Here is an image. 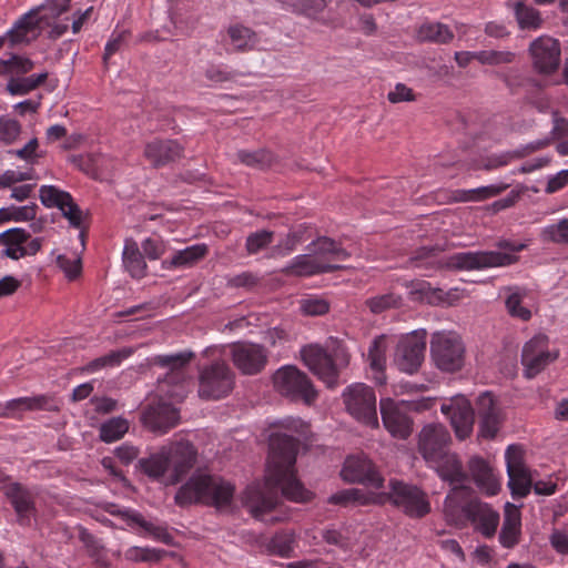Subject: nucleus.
<instances>
[{"instance_id": "393cba45", "label": "nucleus", "mask_w": 568, "mask_h": 568, "mask_svg": "<svg viewBox=\"0 0 568 568\" xmlns=\"http://www.w3.org/2000/svg\"><path fill=\"white\" fill-rule=\"evenodd\" d=\"M464 511L477 525L484 536L491 537L496 532L499 524V514L488 504L471 500L467 504Z\"/></svg>"}, {"instance_id": "4be33fe9", "label": "nucleus", "mask_w": 568, "mask_h": 568, "mask_svg": "<svg viewBox=\"0 0 568 568\" xmlns=\"http://www.w3.org/2000/svg\"><path fill=\"white\" fill-rule=\"evenodd\" d=\"M184 148L175 140L154 139L146 143L144 156L153 168L159 169L183 156Z\"/></svg>"}, {"instance_id": "37998d69", "label": "nucleus", "mask_w": 568, "mask_h": 568, "mask_svg": "<svg viewBox=\"0 0 568 568\" xmlns=\"http://www.w3.org/2000/svg\"><path fill=\"white\" fill-rule=\"evenodd\" d=\"M47 79L48 72H42L40 74H31L24 78L11 77L7 84V91L11 95H26L30 93L32 90L43 84Z\"/></svg>"}, {"instance_id": "c756f323", "label": "nucleus", "mask_w": 568, "mask_h": 568, "mask_svg": "<svg viewBox=\"0 0 568 568\" xmlns=\"http://www.w3.org/2000/svg\"><path fill=\"white\" fill-rule=\"evenodd\" d=\"M6 496L13 506L21 525H29L34 516V504L31 494L20 484L13 483L6 489Z\"/></svg>"}, {"instance_id": "c9c22d12", "label": "nucleus", "mask_w": 568, "mask_h": 568, "mask_svg": "<svg viewBox=\"0 0 568 568\" xmlns=\"http://www.w3.org/2000/svg\"><path fill=\"white\" fill-rule=\"evenodd\" d=\"M507 7L514 11L520 30H537L544 23L540 12L523 0H508Z\"/></svg>"}, {"instance_id": "39448f33", "label": "nucleus", "mask_w": 568, "mask_h": 568, "mask_svg": "<svg viewBox=\"0 0 568 568\" xmlns=\"http://www.w3.org/2000/svg\"><path fill=\"white\" fill-rule=\"evenodd\" d=\"M301 357L308 369L316 375L327 387L337 385L338 367L348 364V354L344 347L337 345L333 354H328L318 344H308L301 348Z\"/></svg>"}, {"instance_id": "7c9ffc66", "label": "nucleus", "mask_w": 568, "mask_h": 568, "mask_svg": "<svg viewBox=\"0 0 568 568\" xmlns=\"http://www.w3.org/2000/svg\"><path fill=\"white\" fill-rule=\"evenodd\" d=\"M205 244H194L183 250L175 251L170 258L162 261V270H184L194 266L207 254Z\"/></svg>"}, {"instance_id": "f704fd0d", "label": "nucleus", "mask_w": 568, "mask_h": 568, "mask_svg": "<svg viewBox=\"0 0 568 568\" xmlns=\"http://www.w3.org/2000/svg\"><path fill=\"white\" fill-rule=\"evenodd\" d=\"M387 348L388 338L385 335H381L373 341L367 354L369 367L375 373L373 378L377 384L381 385L386 383L384 369L386 366Z\"/></svg>"}, {"instance_id": "473e14b6", "label": "nucleus", "mask_w": 568, "mask_h": 568, "mask_svg": "<svg viewBox=\"0 0 568 568\" xmlns=\"http://www.w3.org/2000/svg\"><path fill=\"white\" fill-rule=\"evenodd\" d=\"M50 398L47 395L18 397L0 404V416L18 417L24 412L48 408Z\"/></svg>"}, {"instance_id": "c85d7f7f", "label": "nucleus", "mask_w": 568, "mask_h": 568, "mask_svg": "<svg viewBox=\"0 0 568 568\" xmlns=\"http://www.w3.org/2000/svg\"><path fill=\"white\" fill-rule=\"evenodd\" d=\"M42 7H37L20 17L13 27L7 31L8 41L11 48L21 43H29L28 34L40 28L42 18L39 17Z\"/></svg>"}, {"instance_id": "4d7b16f0", "label": "nucleus", "mask_w": 568, "mask_h": 568, "mask_svg": "<svg viewBox=\"0 0 568 568\" xmlns=\"http://www.w3.org/2000/svg\"><path fill=\"white\" fill-rule=\"evenodd\" d=\"M516 53L511 51L483 50L478 62L487 65L510 64L515 61Z\"/></svg>"}, {"instance_id": "f3484780", "label": "nucleus", "mask_w": 568, "mask_h": 568, "mask_svg": "<svg viewBox=\"0 0 568 568\" xmlns=\"http://www.w3.org/2000/svg\"><path fill=\"white\" fill-rule=\"evenodd\" d=\"M442 413L450 419L457 438H467L474 425V412L469 400L463 395H456L440 406Z\"/></svg>"}, {"instance_id": "a18cd8bd", "label": "nucleus", "mask_w": 568, "mask_h": 568, "mask_svg": "<svg viewBox=\"0 0 568 568\" xmlns=\"http://www.w3.org/2000/svg\"><path fill=\"white\" fill-rule=\"evenodd\" d=\"M305 233L306 227L303 225L292 229L284 239L272 247V255L285 256L292 253L296 246L305 240Z\"/></svg>"}, {"instance_id": "4c0bfd02", "label": "nucleus", "mask_w": 568, "mask_h": 568, "mask_svg": "<svg viewBox=\"0 0 568 568\" xmlns=\"http://www.w3.org/2000/svg\"><path fill=\"white\" fill-rule=\"evenodd\" d=\"M384 495L367 494L358 488H349L333 494L328 498V503L335 505H358L365 506L369 504H383L385 503Z\"/></svg>"}, {"instance_id": "20e7f679", "label": "nucleus", "mask_w": 568, "mask_h": 568, "mask_svg": "<svg viewBox=\"0 0 568 568\" xmlns=\"http://www.w3.org/2000/svg\"><path fill=\"white\" fill-rule=\"evenodd\" d=\"M499 251L457 252L449 255L446 266L455 271H479L489 267L507 266L516 263L518 256L515 254L523 251L524 243L510 240H499L496 243Z\"/></svg>"}, {"instance_id": "aec40b11", "label": "nucleus", "mask_w": 568, "mask_h": 568, "mask_svg": "<svg viewBox=\"0 0 568 568\" xmlns=\"http://www.w3.org/2000/svg\"><path fill=\"white\" fill-rule=\"evenodd\" d=\"M465 296L459 286H417L409 292L412 301L435 306H450Z\"/></svg>"}, {"instance_id": "6e6552de", "label": "nucleus", "mask_w": 568, "mask_h": 568, "mask_svg": "<svg viewBox=\"0 0 568 568\" xmlns=\"http://www.w3.org/2000/svg\"><path fill=\"white\" fill-rule=\"evenodd\" d=\"M273 384L281 395L293 400L302 399L311 405L317 398V392L307 375L292 365L278 368L273 375Z\"/></svg>"}, {"instance_id": "dca6fc26", "label": "nucleus", "mask_w": 568, "mask_h": 568, "mask_svg": "<svg viewBox=\"0 0 568 568\" xmlns=\"http://www.w3.org/2000/svg\"><path fill=\"white\" fill-rule=\"evenodd\" d=\"M234 366L244 375L258 374L267 363L265 348L255 343H235L231 346Z\"/></svg>"}, {"instance_id": "de8ad7c7", "label": "nucleus", "mask_w": 568, "mask_h": 568, "mask_svg": "<svg viewBox=\"0 0 568 568\" xmlns=\"http://www.w3.org/2000/svg\"><path fill=\"white\" fill-rule=\"evenodd\" d=\"M39 197L45 207H57L63 210L64 202L71 200V194L60 190L54 185H42L39 190Z\"/></svg>"}, {"instance_id": "6e6d98bb", "label": "nucleus", "mask_w": 568, "mask_h": 568, "mask_svg": "<svg viewBox=\"0 0 568 568\" xmlns=\"http://www.w3.org/2000/svg\"><path fill=\"white\" fill-rule=\"evenodd\" d=\"M524 156H526L525 151H507L500 154H493L483 160L480 168L485 171H491L507 165L513 160L523 159Z\"/></svg>"}, {"instance_id": "a19ab883", "label": "nucleus", "mask_w": 568, "mask_h": 568, "mask_svg": "<svg viewBox=\"0 0 568 568\" xmlns=\"http://www.w3.org/2000/svg\"><path fill=\"white\" fill-rule=\"evenodd\" d=\"M419 42L447 44L454 39V32L442 22H424L417 30Z\"/></svg>"}, {"instance_id": "603ef678", "label": "nucleus", "mask_w": 568, "mask_h": 568, "mask_svg": "<svg viewBox=\"0 0 568 568\" xmlns=\"http://www.w3.org/2000/svg\"><path fill=\"white\" fill-rule=\"evenodd\" d=\"M497 77L505 83L511 94H516L520 88L528 83L537 84L535 79L525 77L518 69L498 72Z\"/></svg>"}, {"instance_id": "2eb2a0df", "label": "nucleus", "mask_w": 568, "mask_h": 568, "mask_svg": "<svg viewBox=\"0 0 568 568\" xmlns=\"http://www.w3.org/2000/svg\"><path fill=\"white\" fill-rule=\"evenodd\" d=\"M384 427L393 437L405 439L412 433V422L406 414L408 403L382 398L379 402Z\"/></svg>"}, {"instance_id": "7ed1b4c3", "label": "nucleus", "mask_w": 568, "mask_h": 568, "mask_svg": "<svg viewBox=\"0 0 568 568\" xmlns=\"http://www.w3.org/2000/svg\"><path fill=\"white\" fill-rule=\"evenodd\" d=\"M234 486L220 477L196 474L176 493L175 501L180 506L193 503L213 505L219 509L230 506Z\"/></svg>"}, {"instance_id": "72a5a7b5", "label": "nucleus", "mask_w": 568, "mask_h": 568, "mask_svg": "<svg viewBox=\"0 0 568 568\" xmlns=\"http://www.w3.org/2000/svg\"><path fill=\"white\" fill-rule=\"evenodd\" d=\"M307 251L322 261H344L352 254L342 244L328 236H320L307 245Z\"/></svg>"}, {"instance_id": "1a4fd4ad", "label": "nucleus", "mask_w": 568, "mask_h": 568, "mask_svg": "<svg viewBox=\"0 0 568 568\" xmlns=\"http://www.w3.org/2000/svg\"><path fill=\"white\" fill-rule=\"evenodd\" d=\"M559 356V351L550 348L549 338L545 334H538L530 338L523 348L521 364L524 375L532 378L541 373Z\"/></svg>"}, {"instance_id": "a211bd4d", "label": "nucleus", "mask_w": 568, "mask_h": 568, "mask_svg": "<svg viewBox=\"0 0 568 568\" xmlns=\"http://www.w3.org/2000/svg\"><path fill=\"white\" fill-rule=\"evenodd\" d=\"M341 476L348 483H361L375 488L383 486V477L372 462L363 454L348 456L341 470Z\"/></svg>"}, {"instance_id": "0eeeda50", "label": "nucleus", "mask_w": 568, "mask_h": 568, "mask_svg": "<svg viewBox=\"0 0 568 568\" xmlns=\"http://www.w3.org/2000/svg\"><path fill=\"white\" fill-rule=\"evenodd\" d=\"M346 410L359 423L369 427H378L376 395L372 387L364 383L349 385L343 392Z\"/></svg>"}, {"instance_id": "ddd939ff", "label": "nucleus", "mask_w": 568, "mask_h": 568, "mask_svg": "<svg viewBox=\"0 0 568 568\" xmlns=\"http://www.w3.org/2000/svg\"><path fill=\"white\" fill-rule=\"evenodd\" d=\"M534 70L542 75H551L559 69L561 48L559 40L540 36L529 44Z\"/></svg>"}, {"instance_id": "423d86ee", "label": "nucleus", "mask_w": 568, "mask_h": 568, "mask_svg": "<svg viewBox=\"0 0 568 568\" xmlns=\"http://www.w3.org/2000/svg\"><path fill=\"white\" fill-rule=\"evenodd\" d=\"M430 355L440 371L456 372L464 365L465 346L455 332H436L430 341Z\"/></svg>"}, {"instance_id": "ea45409f", "label": "nucleus", "mask_w": 568, "mask_h": 568, "mask_svg": "<svg viewBox=\"0 0 568 568\" xmlns=\"http://www.w3.org/2000/svg\"><path fill=\"white\" fill-rule=\"evenodd\" d=\"M227 36L235 51L247 52L254 50L260 41L257 33L241 23L227 28Z\"/></svg>"}, {"instance_id": "864d4df0", "label": "nucleus", "mask_w": 568, "mask_h": 568, "mask_svg": "<svg viewBox=\"0 0 568 568\" xmlns=\"http://www.w3.org/2000/svg\"><path fill=\"white\" fill-rule=\"evenodd\" d=\"M443 251L444 247L439 244L420 246L414 251L409 261L416 267L428 266L435 262Z\"/></svg>"}, {"instance_id": "13d9d810", "label": "nucleus", "mask_w": 568, "mask_h": 568, "mask_svg": "<svg viewBox=\"0 0 568 568\" xmlns=\"http://www.w3.org/2000/svg\"><path fill=\"white\" fill-rule=\"evenodd\" d=\"M274 237V232L262 230L255 233L250 234L246 237V250L250 254H256L260 251L266 248L272 242Z\"/></svg>"}, {"instance_id": "4468645a", "label": "nucleus", "mask_w": 568, "mask_h": 568, "mask_svg": "<svg viewBox=\"0 0 568 568\" xmlns=\"http://www.w3.org/2000/svg\"><path fill=\"white\" fill-rule=\"evenodd\" d=\"M449 444L450 434L442 424L425 425L418 434V452L427 463L439 460Z\"/></svg>"}, {"instance_id": "9b49d317", "label": "nucleus", "mask_w": 568, "mask_h": 568, "mask_svg": "<svg viewBox=\"0 0 568 568\" xmlns=\"http://www.w3.org/2000/svg\"><path fill=\"white\" fill-rule=\"evenodd\" d=\"M234 374L223 362L205 367L200 375L199 395L206 399H219L231 393Z\"/></svg>"}, {"instance_id": "0e129e2a", "label": "nucleus", "mask_w": 568, "mask_h": 568, "mask_svg": "<svg viewBox=\"0 0 568 568\" xmlns=\"http://www.w3.org/2000/svg\"><path fill=\"white\" fill-rule=\"evenodd\" d=\"M240 73L235 70H227L221 64H210L205 70V78L215 83L234 81Z\"/></svg>"}, {"instance_id": "680f3d73", "label": "nucleus", "mask_w": 568, "mask_h": 568, "mask_svg": "<svg viewBox=\"0 0 568 568\" xmlns=\"http://www.w3.org/2000/svg\"><path fill=\"white\" fill-rule=\"evenodd\" d=\"M58 266L63 271L68 281H75L82 272V262L79 256L69 257L61 254L57 257Z\"/></svg>"}, {"instance_id": "412c9836", "label": "nucleus", "mask_w": 568, "mask_h": 568, "mask_svg": "<svg viewBox=\"0 0 568 568\" xmlns=\"http://www.w3.org/2000/svg\"><path fill=\"white\" fill-rule=\"evenodd\" d=\"M192 357V353H178L172 355H159L156 357V364L162 367H168L172 371V373L160 382L159 388L161 392H165L168 397L173 399L174 402H181L186 394V387L184 382H180L173 386L172 390L166 389V387L171 384L175 376L181 378V368L189 363Z\"/></svg>"}, {"instance_id": "09e8293b", "label": "nucleus", "mask_w": 568, "mask_h": 568, "mask_svg": "<svg viewBox=\"0 0 568 568\" xmlns=\"http://www.w3.org/2000/svg\"><path fill=\"white\" fill-rule=\"evenodd\" d=\"M129 430V423L122 417H114L100 427V438L105 443L119 440Z\"/></svg>"}, {"instance_id": "774afa93", "label": "nucleus", "mask_w": 568, "mask_h": 568, "mask_svg": "<svg viewBox=\"0 0 568 568\" xmlns=\"http://www.w3.org/2000/svg\"><path fill=\"white\" fill-rule=\"evenodd\" d=\"M545 235L555 243H568V219L561 220L557 224L550 225L545 230Z\"/></svg>"}, {"instance_id": "cd10ccee", "label": "nucleus", "mask_w": 568, "mask_h": 568, "mask_svg": "<svg viewBox=\"0 0 568 568\" xmlns=\"http://www.w3.org/2000/svg\"><path fill=\"white\" fill-rule=\"evenodd\" d=\"M521 537V513L518 506L506 503L499 542L504 548H514Z\"/></svg>"}, {"instance_id": "338daca9", "label": "nucleus", "mask_w": 568, "mask_h": 568, "mask_svg": "<svg viewBox=\"0 0 568 568\" xmlns=\"http://www.w3.org/2000/svg\"><path fill=\"white\" fill-rule=\"evenodd\" d=\"M30 234L21 227H13L0 233V244L4 246H23Z\"/></svg>"}, {"instance_id": "3c124183", "label": "nucleus", "mask_w": 568, "mask_h": 568, "mask_svg": "<svg viewBox=\"0 0 568 568\" xmlns=\"http://www.w3.org/2000/svg\"><path fill=\"white\" fill-rule=\"evenodd\" d=\"M508 487L514 497H525L531 488V477L528 469L508 471Z\"/></svg>"}, {"instance_id": "b1692460", "label": "nucleus", "mask_w": 568, "mask_h": 568, "mask_svg": "<svg viewBox=\"0 0 568 568\" xmlns=\"http://www.w3.org/2000/svg\"><path fill=\"white\" fill-rule=\"evenodd\" d=\"M478 414L480 417L479 435L493 438L499 430L503 417L490 393H484L478 397Z\"/></svg>"}, {"instance_id": "49530a36", "label": "nucleus", "mask_w": 568, "mask_h": 568, "mask_svg": "<svg viewBox=\"0 0 568 568\" xmlns=\"http://www.w3.org/2000/svg\"><path fill=\"white\" fill-rule=\"evenodd\" d=\"M38 205L31 203L24 206H14L0 209V224L14 221V222H27L33 221L37 216Z\"/></svg>"}, {"instance_id": "e2e57ef3", "label": "nucleus", "mask_w": 568, "mask_h": 568, "mask_svg": "<svg viewBox=\"0 0 568 568\" xmlns=\"http://www.w3.org/2000/svg\"><path fill=\"white\" fill-rule=\"evenodd\" d=\"M21 124L7 116H0V141L7 145L12 144L21 133Z\"/></svg>"}, {"instance_id": "9d476101", "label": "nucleus", "mask_w": 568, "mask_h": 568, "mask_svg": "<svg viewBox=\"0 0 568 568\" xmlns=\"http://www.w3.org/2000/svg\"><path fill=\"white\" fill-rule=\"evenodd\" d=\"M393 504L403 509V511L413 518H422L430 511V504L427 495L418 487L402 481H392L390 491L387 495Z\"/></svg>"}, {"instance_id": "052dcab7", "label": "nucleus", "mask_w": 568, "mask_h": 568, "mask_svg": "<svg viewBox=\"0 0 568 568\" xmlns=\"http://www.w3.org/2000/svg\"><path fill=\"white\" fill-rule=\"evenodd\" d=\"M80 539L84 542L90 556L93 557L99 565L102 567L109 565L103 546L90 532L84 529L81 530Z\"/></svg>"}, {"instance_id": "79ce46f5", "label": "nucleus", "mask_w": 568, "mask_h": 568, "mask_svg": "<svg viewBox=\"0 0 568 568\" xmlns=\"http://www.w3.org/2000/svg\"><path fill=\"white\" fill-rule=\"evenodd\" d=\"M531 298L525 290H517L506 298V308L510 316L521 321H528L531 317Z\"/></svg>"}, {"instance_id": "bf43d9fd", "label": "nucleus", "mask_w": 568, "mask_h": 568, "mask_svg": "<svg viewBox=\"0 0 568 568\" xmlns=\"http://www.w3.org/2000/svg\"><path fill=\"white\" fill-rule=\"evenodd\" d=\"M141 248L144 257L150 261L160 260L166 252L165 242L158 235L143 240Z\"/></svg>"}, {"instance_id": "5701e85b", "label": "nucleus", "mask_w": 568, "mask_h": 568, "mask_svg": "<svg viewBox=\"0 0 568 568\" xmlns=\"http://www.w3.org/2000/svg\"><path fill=\"white\" fill-rule=\"evenodd\" d=\"M343 268H345V266L323 262L308 252L307 254L295 256L283 272L288 276L310 277L313 275L332 273Z\"/></svg>"}, {"instance_id": "c03bdc74", "label": "nucleus", "mask_w": 568, "mask_h": 568, "mask_svg": "<svg viewBox=\"0 0 568 568\" xmlns=\"http://www.w3.org/2000/svg\"><path fill=\"white\" fill-rule=\"evenodd\" d=\"M236 156L241 163L260 170L267 169L276 162L275 155L266 149H260L252 152L240 150L236 153Z\"/></svg>"}, {"instance_id": "f03ea898", "label": "nucleus", "mask_w": 568, "mask_h": 568, "mask_svg": "<svg viewBox=\"0 0 568 568\" xmlns=\"http://www.w3.org/2000/svg\"><path fill=\"white\" fill-rule=\"evenodd\" d=\"M196 459L194 446L181 440L163 446L156 454L140 459V468L150 478L164 485H174L192 468Z\"/></svg>"}, {"instance_id": "f8f14e48", "label": "nucleus", "mask_w": 568, "mask_h": 568, "mask_svg": "<svg viewBox=\"0 0 568 568\" xmlns=\"http://www.w3.org/2000/svg\"><path fill=\"white\" fill-rule=\"evenodd\" d=\"M425 349V331H414L399 339L394 355V363L399 371L414 374L424 361Z\"/></svg>"}, {"instance_id": "8fccbe9b", "label": "nucleus", "mask_w": 568, "mask_h": 568, "mask_svg": "<svg viewBox=\"0 0 568 568\" xmlns=\"http://www.w3.org/2000/svg\"><path fill=\"white\" fill-rule=\"evenodd\" d=\"M34 68V62L26 57L11 54L7 60H0V75L4 74H27Z\"/></svg>"}, {"instance_id": "2f4dec72", "label": "nucleus", "mask_w": 568, "mask_h": 568, "mask_svg": "<svg viewBox=\"0 0 568 568\" xmlns=\"http://www.w3.org/2000/svg\"><path fill=\"white\" fill-rule=\"evenodd\" d=\"M428 464L436 470L443 480L453 485L454 489L460 486L466 479V474L464 473L462 464L455 454L446 452L439 460L429 462Z\"/></svg>"}, {"instance_id": "a878e982", "label": "nucleus", "mask_w": 568, "mask_h": 568, "mask_svg": "<svg viewBox=\"0 0 568 568\" xmlns=\"http://www.w3.org/2000/svg\"><path fill=\"white\" fill-rule=\"evenodd\" d=\"M179 410L172 403H159L150 407L143 416L144 423L154 432L166 433L179 422Z\"/></svg>"}, {"instance_id": "69168bd1", "label": "nucleus", "mask_w": 568, "mask_h": 568, "mask_svg": "<svg viewBox=\"0 0 568 568\" xmlns=\"http://www.w3.org/2000/svg\"><path fill=\"white\" fill-rule=\"evenodd\" d=\"M300 308L305 315L317 316L327 313L329 305L324 298L306 297L301 301Z\"/></svg>"}, {"instance_id": "58836bf2", "label": "nucleus", "mask_w": 568, "mask_h": 568, "mask_svg": "<svg viewBox=\"0 0 568 568\" xmlns=\"http://www.w3.org/2000/svg\"><path fill=\"white\" fill-rule=\"evenodd\" d=\"M133 354L132 347H123L121 349L112 351L106 355L92 359L80 368L82 374H95L102 369L113 368L119 366L124 359Z\"/></svg>"}, {"instance_id": "bb28decb", "label": "nucleus", "mask_w": 568, "mask_h": 568, "mask_svg": "<svg viewBox=\"0 0 568 568\" xmlns=\"http://www.w3.org/2000/svg\"><path fill=\"white\" fill-rule=\"evenodd\" d=\"M469 473L481 493L487 496H495L500 490V481L494 474L489 464L480 458L473 457L468 462Z\"/></svg>"}, {"instance_id": "e433bc0d", "label": "nucleus", "mask_w": 568, "mask_h": 568, "mask_svg": "<svg viewBox=\"0 0 568 568\" xmlns=\"http://www.w3.org/2000/svg\"><path fill=\"white\" fill-rule=\"evenodd\" d=\"M123 264L134 280H141L146 274L145 257L133 239L125 240Z\"/></svg>"}, {"instance_id": "6ab92c4d", "label": "nucleus", "mask_w": 568, "mask_h": 568, "mask_svg": "<svg viewBox=\"0 0 568 568\" xmlns=\"http://www.w3.org/2000/svg\"><path fill=\"white\" fill-rule=\"evenodd\" d=\"M99 509L119 519L122 524L119 526L120 528H124V526L130 528L140 527L145 531L146 535L162 541H166V538L169 537L165 528L145 520L143 516L135 510L121 508L119 505L113 503H102L99 506Z\"/></svg>"}, {"instance_id": "5fc2aeb1", "label": "nucleus", "mask_w": 568, "mask_h": 568, "mask_svg": "<svg viewBox=\"0 0 568 568\" xmlns=\"http://www.w3.org/2000/svg\"><path fill=\"white\" fill-rule=\"evenodd\" d=\"M294 534L282 531L276 534L268 542V550L281 557H288L293 551Z\"/></svg>"}, {"instance_id": "f257e3e1", "label": "nucleus", "mask_w": 568, "mask_h": 568, "mask_svg": "<svg viewBox=\"0 0 568 568\" xmlns=\"http://www.w3.org/2000/svg\"><path fill=\"white\" fill-rule=\"evenodd\" d=\"M308 433V424L301 418L286 417L278 422V430L270 437V454L263 483H252L243 493V501L252 515L265 523L285 520L286 516L267 515L280 505V497L294 503H306L313 494L296 477L295 462L298 437Z\"/></svg>"}]
</instances>
